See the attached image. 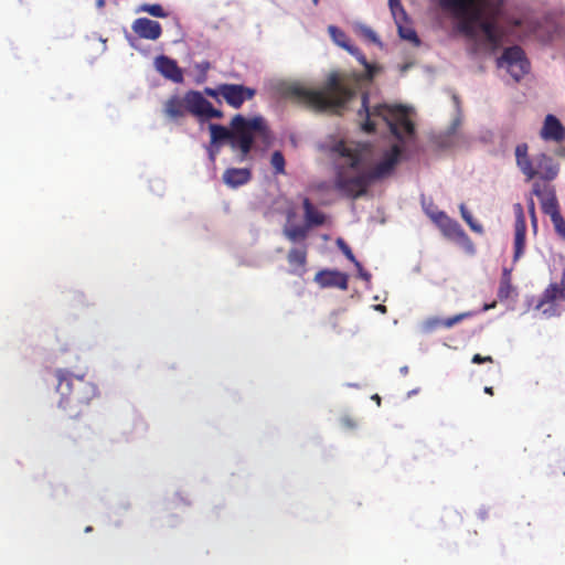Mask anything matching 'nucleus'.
<instances>
[{
  "mask_svg": "<svg viewBox=\"0 0 565 565\" xmlns=\"http://www.w3.org/2000/svg\"><path fill=\"white\" fill-rule=\"evenodd\" d=\"M458 22L456 30L469 40H476L479 31L488 43L499 45L505 30L501 25L503 0H438Z\"/></svg>",
  "mask_w": 565,
  "mask_h": 565,
  "instance_id": "obj_1",
  "label": "nucleus"
},
{
  "mask_svg": "<svg viewBox=\"0 0 565 565\" xmlns=\"http://www.w3.org/2000/svg\"><path fill=\"white\" fill-rule=\"evenodd\" d=\"M285 96L313 113H339L353 98L355 90L342 83L337 73H331L322 89L308 88L294 83L285 88Z\"/></svg>",
  "mask_w": 565,
  "mask_h": 565,
  "instance_id": "obj_2",
  "label": "nucleus"
},
{
  "mask_svg": "<svg viewBox=\"0 0 565 565\" xmlns=\"http://www.w3.org/2000/svg\"><path fill=\"white\" fill-rule=\"evenodd\" d=\"M209 128L213 145L227 141L232 150L239 151V160L244 161L253 148L254 134L265 131L266 125L260 116L247 119L237 114L232 118L230 128L217 124H211Z\"/></svg>",
  "mask_w": 565,
  "mask_h": 565,
  "instance_id": "obj_3",
  "label": "nucleus"
},
{
  "mask_svg": "<svg viewBox=\"0 0 565 565\" xmlns=\"http://www.w3.org/2000/svg\"><path fill=\"white\" fill-rule=\"evenodd\" d=\"M365 115V121L361 128L367 134L375 131V122L371 117H380L390 128L391 134L398 140H403L405 136H412L415 127L413 121L408 118L407 110L402 105L390 106L380 104L372 108L369 107V94L363 93L361 97V108L359 115Z\"/></svg>",
  "mask_w": 565,
  "mask_h": 565,
  "instance_id": "obj_4",
  "label": "nucleus"
},
{
  "mask_svg": "<svg viewBox=\"0 0 565 565\" xmlns=\"http://www.w3.org/2000/svg\"><path fill=\"white\" fill-rule=\"evenodd\" d=\"M164 113L172 119L183 118L188 114L200 119L223 117V111L214 108L203 93L198 90H188L184 96H171L164 104Z\"/></svg>",
  "mask_w": 565,
  "mask_h": 565,
  "instance_id": "obj_5",
  "label": "nucleus"
},
{
  "mask_svg": "<svg viewBox=\"0 0 565 565\" xmlns=\"http://www.w3.org/2000/svg\"><path fill=\"white\" fill-rule=\"evenodd\" d=\"M527 150L526 143H520L515 148L516 166L526 179L532 180L540 177L546 182L554 180L559 171V167L554 159L545 153H540L532 160Z\"/></svg>",
  "mask_w": 565,
  "mask_h": 565,
  "instance_id": "obj_6",
  "label": "nucleus"
},
{
  "mask_svg": "<svg viewBox=\"0 0 565 565\" xmlns=\"http://www.w3.org/2000/svg\"><path fill=\"white\" fill-rule=\"evenodd\" d=\"M497 65L507 68L515 82H520L530 72V62L523 49L518 45L507 47L497 60Z\"/></svg>",
  "mask_w": 565,
  "mask_h": 565,
  "instance_id": "obj_7",
  "label": "nucleus"
},
{
  "mask_svg": "<svg viewBox=\"0 0 565 565\" xmlns=\"http://www.w3.org/2000/svg\"><path fill=\"white\" fill-rule=\"evenodd\" d=\"M370 184L366 172L349 175L343 168L339 169L334 179V188L349 199L363 196Z\"/></svg>",
  "mask_w": 565,
  "mask_h": 565,
  "instance_id": "obj_8",
  "label": "nucleus"
},
{
  "mask_svg": "<svg viewBox=\"0 0 565 565\" xmlns=\"http://www.w3.org/2000/svg\"><path fill=\"white\" fill-rule=\"evenodd\" d=\"M401 156V147L398 145L392 146L391 150L384 154L383 160L366 172L371 183L388 177L394 171Z\"/></svg>",
  "mask_w": 565,
  "mask_h": 565,
  "instance_id": "obj_9",
  "label": "nucleus"
},
{
  "mask_svg": "<svg viewBox=\"0 0 565 565\" xmlns=\"http://www.w3.org/2000/svg\"><path fill=\"white\" fill-rule=\"evenodd\" d=\"M430 216L447 238L458 243H470V238L461 225L450 218L445 212L439 211Z\"/></svg>",
  "mask_w": 565,
  "mask_h": 565,
  "instance_id": "obj_10",
  "label": "nucleus"
},
{
  "mask_svg": "<svg viewBox=\"0 0 565 565\" xmlns=\"http://www.w3.org/2000/svg\"><path fill=\"white\" fill-rule=\"evenodd\" d=\"M256 90L241 84H222L221 97L227 105L238 109L246 100L254 98Z\"/></svg>",
  "mask_w": 565,
  "mask_h": 565,
  "instance_id": "obj_11",
  "label": "nucleus"
},
{
  "mask_svg": "<svg viewBox=\"0 0 565 565\" xmlns=\"http://www.w3.org/2000/svg\"><path fill=\"white\" fill-rule=\"evenodd\" d=\"M532 193L541 201L542 210L545 214L551 216V220L561 215L558 202L555 195V190L547 183L534 182Z\"/></svg>",
  "mask_w": 565,
  "mask_h": 565,
  "instance_id": "obj_12",
  "label": "nucleus"
},
{
  "mask_svg": "<svg viewBox=\"0 0 565 565\" xmlns=\"http://www.w3.org/2000/svg\"><path fill=\"white\" fill-rule=\"evenodd\" d=\"M515 223H514V254L513 260H519L525 249L526 222L524 210L521 203L513 205Z\"/></svg>",
  "mask_w": 565,
  "mask_h": 565,
  "instance_id": "obj_13",
  "label": "nucleus"
},
{
  "mask_svg": "<svg viewBox=\"0 0 565 565\" xmlns=\"http://www.w3.org/2000/svg\"><path fill=\"white\" fill-rule=\"evenodd\" d=\"M315 281L322 288L335 287L341 290H347L349 287V276L339 270H320L316 274Z\"/></svg>",
  "mask_w": 565,
  "mask_h": 565,
  "instance_id": "obj_14",
  "label": "nucleus"
},
{
  "mask_svg": "<svg viewBox=\"0 0 565 565\" xmlns=\"http://www.w3.org/2000/svg\"><path fill=\"white\" fill-rule=\"evenodd\" d=\"M472 316H473V313L471 311H467V312H461V313L455 315V316L446 318V319L431 317V318L426 319L423 322V330L427 333H430L440 328L450 329L455 324L460 323L465 319L470 318Z\"/></svg>",
  "mask_w": 565,
  "mask_h": 565,
  "instance_id": "obj_15",
  "label": "nucleus"
},
{
  "mask_svg": "<svg viewBox=\"0 0 565 565\" xmlns=\"http://www.w3.org/2000/svg\"><path fill=\"white\" fill-rule=\"evenodd\" d=\"M541 137L546 141L561 142L565 139V128L554 115L550 114L545 117Z\"/></svg>",
  "mask_w": 565,
  "mask_h": 565,
  "instance_id": "obj_16",
  "label": "nucleus"
},
{
  "mask_svg": "<svg viewBox=\"0 0 565 565\" xmlns=\"http://www.w3.org/2000/svg\"><path fill=\"white\" fill-rule=\"evenodd\" d=\"M157 70L168 79L180 84L183 82V72L177 62L168 56L161 55L156 60Z\"/></svg>",
  "mask_w": 565,
  "mask_h": 565,
  "instance_id": "obj_17",
  "label": "nucleus"
},
{
  "mask_svg": "<svg viewBox=\"0 0 565 565\" xmlns=\"http://www.w3.org/2000/svg\"><path fill=\"white\" fill-rule=\"evenodd\" d=\"M308 248L303 244L300 247L291 248L287 254L288 264L292 267L294 274H302L307 265Z\"/></svg>",
  "mask_w": 565,
  "mask_h": 565,
  "instance_id": "obj_18",
  "label": "nucleus"
},
{
  "mask_svg": "<svg viewBox=\"0 0 565 565\" xmlns=\"http://www.w3.org/2000/svg\"><path fill=\"white\" fill-rule=\"evenodd\" d=\"M252 178L249 169L246 168H230L223 174V181L232 188H237L246 184Z\"/></svg>",
  "mask_w": 565,
  "mask_h": 565,
  "instance_id": "obj_19",
  "label": "nucleus"
},
{
  "mask_svg": "<svg viewBox=\"0 0 565 565\" xmlns=\"http://www.w3.org/2000/svg\"><path fill=\"white\" fill-rule=\"evenodd\" d=\"M305 224L309 227L323 225L326 222V215L319 211L308 198L302 200Z\"/></svg>",
  "mask_w": 565,
  "mask_h": 565,
  "instance_id": "obj_20",
  "label": "nucleus"
},
{
  "mask_svg": "<svg viewBox=\"0 0 565 565\" xmlns=\"http://www.w3.org/2000/svg\"><path fill=\"white\" fill-rule=\"evenodd\" d=\"M334 151L339 153L341 157L348 159V167L350 169L356 170L361 162L360 153L347 146L344 141H340L334 146Z\"/></svg>",
  "mask_w": 565,
  "mask_h": 565,
  "instance_id": "obj_21",
  "label": "nucleus"
},
{
  "mask_svg": "<svg viewBox=\"0 0 565 565\" xmlns=\"http://www.w3.org/2000/svg\"><path fill=\"white\" fill-rule=\"evenodd\" d=\"M309 227L307 224L305 225H285L282 233L285 237L291 242L297 243L305 241L308 237Z\"/></svg>",
  "mask_w": 565,
  "mask_h": 565,
  "instance_id": "obj_22",
  "label": "nucleus"
},
{
  "mask_svg": "<svg viewBox=\"0 0 565 565\" xmlns=\"http://www.w3.org/2000/svg\"><path fill=\"white\" fill-rule=\"evenodd\" d=\"M332 40L341 47L345 49L350 53H354L353 45L350 44L347 34L334 25H330L328 29Z\"/></svg>",
  "mask_w": 565,
  "mask_h": 565,
  "instance_id": "obj_23",
  "label": "nucleus"
},
{
  "mask_svg": "<svg viewBox=\"0 0 565 565\" xmlns=\"http://www.w3.org/2000/svg\"><path fill=\"white\" fill-rule=\"evenodd\" d=\"M161 33L162 28L159 22L143 18V39L157 40Z\"/></svg>",
  "mask_w": 565,
  "mask_h": 565,
  "instance_id": "obj_24",
  "label": "nucleus"
},
{
  "mask_svg": "<svg viewBox=\"0 0 565 565\" xmlns=\"http://www.w3.org/2000/svg\"><path fill=\"white\" fill-rule=\"evenodd\" d=\"M512 290H513V287H512L511 271L509 269H504L501 280H500L499 290H498L499 299H501V300L508 299L511 296Z\"/></svg>",
  "mask_w": 565,
  "mask_h": 565,
  "instance_id": "obj_25",
  "label": "nucleus"
},
{
  "mask_svg": "<svg viewBox=\"0 0 565 565\" xmlns=\"http://www.w3.org/2000/svg\"><path fill=\"white\" fill-rule=\"evenodd\" d=\"M407 22L406 21H399V22H395L397 28H398V34L402 39L404 40H407V41H411L415 44H419V39L416 34V31L409 26V25H405V23Z\"/></svg>",
  "mask_w": 565,
  "mask_h": 565,
  "instance_id": "obj_26",
  "label": "nucleus"
},
{
  "mask_svg": "<svg viewBox=\"0 0 565 565\" xmlns=\"http://www.w3.org/2000/svg\"><path fill=\"white\" fill-rule=\"evenodd\" d=\"M388 6H390V9L394 17L395 22L407 20V14H406L403 6L401 4L399 0H388Z\"/></svg>",
  "mask_w": 565,
  "mask_h": 565,
  "instance_id": "obj_27",
  "label": "nucleus"
},
{
  "mask_svg": "<svg viewBox=\"0 0 565 565\" xmlns=\"http://www.w3.org/2000/svg\"><path fill=\"white\" fill-rule=\"evenodd\" d=\"M460 213L465 222L469 225V227L476 233H482V225L475 222L471 213L466 209L465 204L460 205Z\"/></svg>",
  "mask_w": 565,
  "mask_h": 565,
  "instance_id": "obj_28",
  "label": "nucleus"
},
{
  "mask_svg": "<svg viewBox=\"0 0 565 565\" xmlns=\"http://www.w3.org/2000/svg\"><path fill=\"white\" fill-rule=\"evenodd\" d=\"M353 51L354 53L351 54L365 67L367 77L372 78L375 73V66L367 62L365 55L358 47L353 46Z\"/></svg>",
  "mask_w": 565,
  "mask_h": 565,
  "instance_id": "obj_29",
  "label": "nucleus"
},
{
  "mask_svg": "<svg viewBox=\"0 0 565 565\" xmlns=\"http://www.w3.org/2000/svg\"><path fill=\"white\" fill-rule=\"evenodd\" d=\"M337 245L341 249V252L344 254V256L354 264L356 269H361V263L355 258L354 254L352 253V249L350 246L342 239H337Z\"/></svg>",
  "mask_w": 565,
  "mask_h": 565,
  "instance_id": "obj_30",
  "label": "nucleus"
},
{
  "mask_svg": "<svg viewBox=\"0 0 565 565\" xmlns=\"http://www.w3.org/2000/svg\"><path fill=\"white\" fill-rule=\"evenodd\" d=\"M270 163L275 169L276 174L285 173V158L280 151H274L270 158Z\"/></svg>",
  "mask_w": 565,
  "mask_h": 565,
  "instance_id": "obj_31",
  "label": "nucleus"
},
{
  "mask_svg": "<svg viewBox=\"0 0 565 565\" xmlns=\"http://www.w3.org/2000/svg\"><path fill=\"white\" fill-rule=\"evenodd\" d=\"M143 12H148L156 18L168 17V12L160 4H143Z\"/></svg>",
  "mask_w": 565,
  "mask_h": 565,
  "instance_id": "obj_32",
  "label": "nucleus"
},
{
  "mask_svg": "<svg viewBox=\"0 0 565 565\" xmlns=\"http://www.w3.org/2000/svg\"><path fill=\"white\" fill-rule=\"evenodd\" d=\"M556 232L565 239V220L562 215H557L554 220H552Z\"/></svg>",
  "mask_w": 565,
  "mask_h": 565,
  "instance_id": "obj_33",
  "label": "nucleus"
},
{
  "mask_svg": "<svg viewBox=\"0 0 565 565\" xmlns=\"http://www.w3.org/2000/svg\"><path fill=\"white\" fill-rule=\"evenodd\" d=\"M221 90H222V84H220L215 88L205 87L204 88V94L210 96V97H212V98H215L217 102H220L218 97L221 96Z\"/></svg>",
  "mask_w": 565,
  "mask_h": 565,
  "instance_id": "obj_34",
  "label": "nucleus"
},
{
  "mask_svg": "<svg viewBox=\"0 0 565 565\" xmlns=\"http://www.w3.org/2000/svg\"><path fill=\"white\" fill-rule=\"evenodd\" d=\"M361 32H362V34H363L366 39H369L370 41H372V42H374V43L380 42V41H379V39H377V36H376V34H375V32H374L371 28L363 26V28L361 29Z\"/></svg>",
  "mask_w": 565,
  "mask_h": 565,
  "instance_id": "obj_35",
  "label": "nucleus"
},
{
  "mask_svg": "<svg viewBox=\"0 0 565 565\" xmlns=\"http://www.w3.org/2000/svg\"><path fill=\"white\" fill-rule=\"evenodd\" d=\"M471 362L475 364H481L484 362H493V360H492V356H490V355L482 356L481 354L477 353L472 356Z\"/></svg>",
  "mask_w": 565,
  "mask_h": 565,
  "instance_id": "obj_36",
  "label": "nucleus"
},
{
  "mask_svg": "<svg viewBox=\"0 0 565 565\" xmlns=\"http://www.w3.org/2000/svg\"><path fill=\"white\" fill-rule=\"evenodd\" d=\"M529 212L531 214L532 223L536 226V216H535V203L533 199H530L527 202Z\"/></svg>",
  "mask_w": 565,
  "mask_h": 565,
  "instance_id": "obj_37",
  "label": "nucleus"
},
{
  "mask_svg": "<svg viewBox=\"0 0 565 565\" xmlns=\"http://www.w3.org/2000/svg\"><path fill=\"white\" fill-rule=\"evenodd\" d=\"M342 424L344 427H347L349 429H353L356 427V422L353 418L348 417V416L342 418Z\"/></svg>",
  "mask_w": 565,
  "mask_h": 565,
  "instance_id": "obj_38",
  "label": "nucleus"
},
{
  "mask_svg": "<svg viewBox=\"0 0 565 565\" xmlns=\"http://www.w3.org/2000/svg\"><path fill=\"white\" fill-rule=\"evenodd\" d=\"M358 271H359V276H360L362 279H364V280H366V281H370V280H371V274H370V273H367V271H365V270L363 269V267H362V266H361V269H358Z\"/></svg>",
  "mask_w": 565,
  "mask_h": 565,
  "instance_id": "obj_39",
  "label": "nucleus"
},
{
  "mask_svg": "<svg viewBox=\"0 0 565 565\" xmlns=\"http://www.w3.org/2000/svg\"><path fill=\"white\" fill-rule=\"evenodd\" d=\"M376 310L381 311V312H386V307L384 305H377L375 307Z\"/></svg>",
  "mask_w": 565,
  "mask_h": 565,
  "instance_id": "obj_40",
  "label": "nucleus"
},
{
  "mask_svg": "<svg viewBox=\"0 0 565 565\" xmlns=\"http://www.w3.org/2000/svg\"><path fill=\"white\" fill-rule=\"evenodd\" d=\"M484 393H487L489 395H493V388L491 386H486L484 387Z\"/></svg>",
  "mask_w": 565,
  "mask_h": 565,
  "instance_id": "obj_41",
  "label": "nucleus"
},
{
  "mask_svg": "<svg viewBox=\"0 0 565 565\" xmlns=\"http://www.w3.org/2000/svg\"><path fill=\"white\" fill-rule=\"evenodd\" d=\"M372 398L375 399L377 402V404L380 405L381 398L377 394H375Z\"/></svg>",
  "mask_w": 565,
  "mask_h": 565,
  "instance_id": "obj_42",
  "label": "nucleus"
},
{
  "mask_svg": "<svg viewBox=\"0 0 565 565\" xmlns=\"http://www.w3.org/2000/svg\"><path fill=\"white\" fill-rule=\"evenodd\" d=\"M210 158H211L212 161L215 160V152L212 151V150L210 151Z\"/></svg>",
  "mask_w": 565,
  "mask_h": 565,
  "instance_id": "obj_43",
  "label": "nucleus"
},
{
  "mask_svg": "<svg viewBox=\"0 0 565 565\" xmlns=\"http://www.w3.org/2000/svg\"><path fill=\"white\" fill-rule=\"evenodd\" d=\"M493 307H494V305H490V306L486 305V306L483 307V311H486V310H488V309H490V308H493Z\"/></svg>",
  "mask_w": 565,
  "mask_h": 565,
  "instance_id": "obj_44",
  "label": "nucleus"
},
{
  "mask_svg": "<svg viewBox=\"0 0 565 565\" xmlns=\"http://www.w3.org/2000/svg\"><path fill=\"white\" fill-rule=\"evenodd\" d=\"M313 3L317 4L318 3V0H313Z\"/></svg>",
  "mask_w": 565,
  "mask_h": 565,
  "instance_id": "obj_45",
  "label": "nucleus"
}]
</instances>
